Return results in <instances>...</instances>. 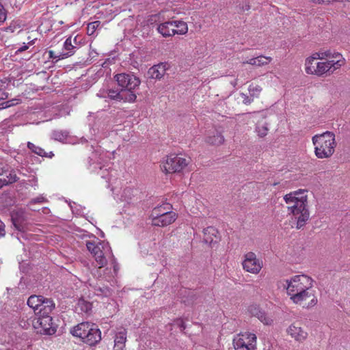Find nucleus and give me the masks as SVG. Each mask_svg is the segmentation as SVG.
Returning <instances> with one entry per match:
<instances>
[{
	"label": "nucleus",
	"instance_id": "1",
	"mask_svg": "<svg viewBox=\"0 0 350 350\" xmlns=\"http://www.w3.org/2000/svg\"><path fill=\"white\" fill-rule=\"evenodd\" d=\"M306 191L299 189L284 196L288 213L292 214V219L295 223V228L301 229L310 219L308 196Z\"/></svg>",
	"mask_w": 350,
	"mask_h": 350
},
{
	"label": "nucleus",
	"instance_id": "2",
	"mask_svg": "<svg viewBox=\"0 0 350 350\" xmlns=\"http://www.w3.org/2000/svg\"><path fill=\"white\" fill-rule=\"evenodd\" d=\"M314 146L315 156L319 159H327L331 157L336 146L335 135L331 131H325L321 134H317L312 138Z\"/></svg>",
	"mask_w": 350,
	"mask_h": 350
},
{
	"label": "nucleus",
	"instance_id": "3",
	"mask_svg": "<svg viewBox=\"0 0 350 350\" xmlns=\"http://www.w3.org/2000/svg\"><path fill=\"white\" fill-rule=\"evenodd\" d=\"M86 247L88 251L93 255L99 268L107 265V258L111 259V265L113 268V272L117 274L118 264L112 254L111 249L108 243L87 241Z\"/></svg>",
	"mask_w": 350,
	"mask_h": 350
},
{
	"label": "nucleus",
	"instance_id": "4",
	"mask_svg": "<svg viewBox=\"0 0 350 350\" xmlns=\"http://www.w3.org/2000/svg\"><path fill=\"white\" fill-rule=\"evenodd\" d=\"M70 332L74 336L80 338L83 342L90 346L95 345L101 340L100 329L94 324L88 322L78 324Z\"/></svg>",
	"mask_w": 350,
	"mask_h": 350
},
{
	"label": "nucleus",
	"instance_id": "5",
	"mask_svg": "<svg viewBox=\"0 0 350 350\" xmlns=\"http://www.w3.org/2000/svg\"><path fill=\"white\" fill-rule=\"evenodd\" d=\"M314 281L312 278L306 275H296L289 279L280 280L278 287L286 290L288 296L295 293L306 286L314 284Z\"/></svg>",
	"mask_w": 350,
	"mask_h": 350
},
{
	"label": "nucleus",
	"instance_id": "6",
	"mask_svg": "<svg viewBox=\"0 0 350 350\" xmlns=\"http://www.w3.org/2000/svg\"><path fill=\"white\" fill-rule=\"evenodd\" d=\"M190 159L178 154H170L162 163V170L166 174L181 172L189 163Z\"/></svg>",
	"mask_w": 350,
	"mask_h": 350
},
{
	"label": "nucleus",
	"instance_id": "7",
	"mask_svg": "<svg viewBox=\"0 0 350 350\" xmlns=\"http://www.w3.org/2000/svg\"><path fill=\"white\" fill-rule=\"evenodd\" d=\"M314 284L301 288L295 293L291 295L289 299L291 301L297 305H301L304 301L310 299L307 308L314 306L317 304V298L315 295V291L314 290Z\"/></svg>",
	"mask_w": 350,
	"mask_h": 350
},
{
	"label": "nucleus",
	"instance_id": "8",
	"mask_svg": "<svg viewBox=\"0 0 350 350\" xmlns=\"http://www.w3.org/2000/svg\"><path fill=\"white\" fill-rule=\"evenodd\" d=\"M34 329L40 334L53 335L57 331V325L50 315H40L32 320Z\"/></svg>",
	"mask_w": 350,
	"mask_h": 350
},
{
	"label": "nucleus",
	"instance_id": "9",
	"mask_svg": "<svg viewBox=\"0 0 350 350\" xmlns=\"http://www.w3.org/2000/svg\"><path fill=\"white\" fill-rule=\"evenodd\" d=\"M172 206H167L163 213H159V214L158 209H153L150 215L152 224L155 226L165 227L174 223L177 218V214L172 211Z\"/></svg>",
	"mask_w": 350,
	"mask_h": 350
},
{
	"label": "nucleus",
	"instance_id": "10",
	"mask_svg": "<svg viewBox=\"0 0 350 350\" xmlns=\"http://www.w3.org/2000/svg\"><path fill=\"white\" fill-rule=\"evenodd\" d=\"M256 336L250 332L237 334L233 338L235 350H255L256 349Z\"/></svg>",
	"mask_w": 350,
	"mask_h": 350
},
{
	"label": "nucleus",
	"instance_id": "11",
	"mask_svg": "<svg viewBox=\"0 0 350 350\" xmlns=\"http://www.w3.org/2000/svg\"><path fill=\"white\" fill-rule=\"evenodd\" d=\"M107 152H105L104 150L98 148L95 150L90 157V161H94V163H96L98 165V167L99 171L98 174L101 176V178L106 179L108 183V187L112 184V176L113 174L115 173L113 170L109 171V168L103 169L104 166H101L100 164L103 161H104V158L106 157V154Z\"/></svg>",
	"mask_w": 350,
	"mask_h": 350
},
{
	"label": "nucleus",
	"instance_id": "12",
	"mask_svg": "<svg viewBox=\"0 0 350 350\" xmlns=\"http://www.w3.org/2000/svg\"><path fill=\"white\" fill-rule=\"evenodd\" d=\"M242 266L245 271L252 274H258L263 267V262L262 260L257 258L254 252H249L243 256Z\"/></svg>",
	"mask_w": 350,
	"mask_h": 350
},
{
	"label": "nucleus",
	"instance_id": "13",
	"mask_svg": "<svg viewBox=\"0 0 350 350\" xmlns=\"http://www.w3.org/2000/svg\"><path fill=\"white\" fill-rule=\"evenodd\" d=\"M318 56L321 60L325 59L329 63L333 72L343 66L346 62L342 54L331 50L321 51L320 55Z\"/></svg>",
	"mask_w": 350,
	"mask_h": 350
},
{
	"label": "nucleus",
	"instance_id": "14",
	"mask_svg": "<svg viewBox=\"0 0 350 350\" xmlns=\"http://www.w3.org/2000/svg\"><path fill=\"white\" fill-rule=\"evenodd\" d=\"M11 219L14 226L18 231L17 239L23 243L21 239H27V234H25V230L27 229L26 214L21 210L16 211L12 213Z\"/></svg>",
	"mask_w": 350,
	"mask_h": 350
},
{
	"label": "nucleus",
	"instance_id": "15",
	"mask_svg": "<svg viewBox=\"0 0 350 350\" xmlns=\"http://www.w3.org/2000/svg\"><path fill=\"white\" fill-rule=\"evenodd\" d=\"M115 78L122 90H135L140 83L138 78L130 74H118L115 76Z\"/></svg>",
	"mask_w": 350,
	"mask_h": 350
},
{
	"label": "nucleus",
	"instance_id": "16",
	"mask_svg": "<svg viewBox=\"0 0 350 350\" xmlns=\"http://www.w3.org/2000/svg\"><path fill=\"white\" fill-rule=\"evenodd\" d=\"M18 180L14 170H10L7 164L0 163V188Z\"/></svg>",
	"mask_w": 350,
	"mask_h": 350
},
{
	"label": "nucleus",
	"instance_id": "17",
	"mask_svg": "<svg viewBox=\"0 0 350 350\" xmlns=\"http://www.w3.org/2000/svg\"><path fill=\"white\" fill-rule=\"evenodd\" d=\"M248 310L252 316L256 317L263 324L271 325L273 323V319L256 305L250 306Z\"/></svg>",
	"mask_w": 350,
	"mask_h": 350
},
{
	"label": "nucleus",
	"instance_id": "18",
	"mask_svg": "<svg viewBox=\"0 0 350 350\" xmlns=\"http://www.w3.org/2000/svg\"><path fill=\"white\" fill-rule=\"evenodd\" d=\"M287 333L298 342H303L308 337V333L302 327L297 326L295 324H292L288 327Z\"/></svg>",
	"mask_w": 350,
	"mask_h": 350
},
{
	"label": "nucleus",
	"instance_id": "19",
	"mask_svg": "<svg viewBox=\"0 0 350 350\" xmlns=\"http://www.w3.org/2000/svg\"><path fill=\"white\" fill-rule=\"evenodd\" d=\"M173 25H174L172 23V20L162 22L158 24L157 31L163 38L173 37L175 36V33H176V31H174L172 29Z\"/></svg>",
	"mask_w": 350,
	"mask_h": 350
},
{
	"label": "nucleus",
	"instance_id": "20",
	"mask_svg": "<svg viewBox=\"0 0 350 350\" xmlns=\"http://www.w3.org/2000/svg\"><path fill=\"white\" fill-rule=\"evenodd\" d=\"M316 64V70H312L311 68H308L309 72L314 73L315 75L319 77H322L324 75H330L333 73L331 67L329 66V63L326 61L325 62H319Z\"/></svg>",
	"mask_w": 350,
	"mask_h": 350
},
{
	"label": "nucleus",
	"instance_id": "21",
	"mask_svg": "<svg viewBox=\"0 0 350 350\" xmlns=\"http://www.w3.org/2000/svg\"><path fill=\"white\" fill-rule=\"evenodd\" d=\"M55 308V304L51 299L44 298L43 297V300H42V303L39 308H38L35 314L37 317L40 315H50V313Z\"/></svg>",
	"mask_w": 350,
	"mask_h": 350
},
{
	"label": "nucleus",
	"instance_id": "22",
	"mask_svg": "<svg viewBox=\"0 0 350 350\" xmlns=\"http://www.w3.org/2000/svg\"><path fill=\"white\" fill-rule=\"evenodd\" d=\"M272 61V58L269 56L260 55L256 57L251 58L243 62V64H250L252 66L260 67L269 64Z\"/></svg>",
	"mask_w": 350,
	"mask_h": 350
},
{
	"label": "nucleus",
	"instance_id": "23",
	"mask_svg": "<svg viewBox=\"0 0 350 350\" xmlns=\"http://www.w3.org/2000/svg\"><path fill=\"white\" fill-rule=\"evenodd\" d=\"M126 342V331L122 329L118 332L114 338V345L113 350H124Z\"/></svg>",
	"mask_w": 350,
	"mask_h": 350
},
{
	"label": "nucleus",
	"instance_id": "24",
	"mask_svg": "<svg viewBox=\"0 0 350 350\" xmlns=\"http://www.w3.org/2000/svg\"><path fill=\"white\" fill-rule=\"evenodd\" d=\"M166 71V64L161 63L154 65L148 70V75L152 79H159L162 78Z\"/></svg>",
	"mask_w": 350,
	"mask_h": 350
},
{
	"label": "nucleus",
	"instance_id": "25",
	"mask_svg": "<svg viewBox=\"0 0 350 350\" xmlns=\"http://www.w3.org/2000/svg\"><path fill=\"white\" fill-rule=\"evenodd\" d=\"M173 27L172 29L175 33V35L184 36L188 32V25L186 22L182 20H172Z\"/></svg>",
	"mask_w": 350,
	"mask_h": 350
},
{
	"label": "nucleus",
	"instance_id": "26",
	"mask_svg": "<svg viewBox=\"0 0 350 350\" xmlns=\"http://www.w3.org/2000/svg\"><path fill=\"white\" fill-rule=\"evenodd\" d=\"M76 46H75L72 43V38H68L63 45V49L62 53H63V57L67 58L68 57L72 56L75 53Z\"/></svg>",
	"mask_w": 350,
	"mask_h": 350
},
{
	"label": "nucleus",
	"instance_id": "27",
	"mask_svg": "<svg viewBox=\"0 0 350 350\" xmlns=\"http://www.w3.org/2000/svg\"><path fill=\"white\" fill-rule=\"evenodd\" d=\"M318 55H320V51L314 53L312 56L308 57L306 59L305 62V70L307 74L309 75H314V73L309 72L308 68H311L312 70H316V64L317 62H315L317 59H321V57H319Z\"/></svg>",
	"mask_w": 350,
	"mask_h": 350
},
{
	"label": "nucleus",
	"instance_id": "28",
	"mask_svg": "<svg viewBox=\"0 0 350 350\" xmlns=\"http://www.w3.org/2000/svg\"><path fill=\"white\" fill-rule=\"evenodd\" d=\"M217 230L216 228L212 226L207 227L204 229V241L206 243H212L214 241V239L217 237Z\"/></svg>",
	"mask_w": 350,
	"mask_h": 350
},
{
	"label": "nucleus",
	"instance_id": "29",
	"mask_svg": "<svg viewBox=\"0 0 350 350\" xmlns=\"http://www.w3.org/2000/svg\"><path fill=\"white\" fill-rule=\"evenodd\" d=\"M42 300H43L42 296L31 295L27 300V305L33 310L34 312H36L42 303Z\"/></svg>",
	"mask_w": 350,
	"mask_h": 350
},
{
	"label": "nucleus",
	"instance_id": "30",
	"mask_svg": "<svg viewBox=\"0 0 350 350\" xmlns=\"http://www.w3.org/2000/svg\"><path fill=\"white\" fill-rule=\"evenodd\" d=\"M133 90H121V96L120 100H124V102L133 103L136 100V94L133 92Z\"/></svg>",
	"mask_w": 350,
	"mask_h": 350
},
{
	"label": "nucleus",
	"instance_id": "31",
	"mask_svg": "<svg viewBox=\"0 0 350 350\" xmlns=\"http://www.w3.org/2000/svg\"><path fill=\"white\" fill-rule=\"evenodd\" d=\"M137 191L135 190V192ZM135 191L131 187H126L124 189L120 196V200L122 202H126L128 204L131 203L133 198L135 197Z\"/></svg>",
	"mask_w": 350,
	"mask_h": 350
},
{
	"label": "nucleus",
	"instance_id": "32",
	"mask_svg": "<svg viewBox=\"0 0 350 350\" xmlns=\"http://www.w3.org/2000/svg\"><path fill=\"white\" fill-rule=\"evenodd\" d=\"M255 131L258 137H264L269 131L268 124L266 122H258L256 124Z\"/></svg>",
	"mask_w": 350,
	"mask_h": 350
},
{
	"label": "nucleus",
	"instance_id": "33",
	"mask_svg": "<svg viewBox=\"0 0 350 350\" xmlns=\"http://www.w3.org/2000/svg\"><path fill=\"white\" fill-rule=\"evenodd\" d=\"M68 132L66 131L57 130L52 133V138L60 142H67Z\"/></svg>",
	"mask_w": 350,
	"mask_h": 350
},
{
	"label": "nucleus",
	"instance_id": "34",
	"mask_svg": "<svg viewBox=\"0 0 350 350\" xmlns=\"http://www.w3.org/2000/svg\"><path fill=\"white\" fill-rule=\"evenodd\" d=\"M206 142L210 144L218 146L224 143V137L221 133L217 132L213 135L208 136L206 139Z\"/></svg>",
	"mask_w": 350,
	"mask_h": 350
},
{
	"label": "nucleus",
	"instance_id": "35",
	"mask_svg": "<svg viewBox=\"0 0 350 350\" xmlns=\"http://www.w3.org/2000/svg\"><path fill=\"white\" fill-rule=\"evenodd\" d=\"M248 90H249L250 96H252V98H254V97L257 98L259 96V95L262 91V88H261V86H260L258 85L251 84L248 87Z\"/></svg>",
	"mask_w": 350,
	"mask_h": 350
},
{
	"label": "nucleus",
	"instance_id": "36",
	"mask_svg": "<svg viewBox=\"0 0 350 350\" xmlns=\"http://www.w3.org/2000/svg\"><path fill=\"white\" fill-rule=\"evenodd\" d=\"M27 147L33 153H35V154H38L39 156L44 157V156L46 155V152L44 150V149H42V148H40L39 146H36L35 144H33L31 142H28L27 143Z\"/></svg>",
	"mask_w": 350,
	"mask_h": 350
},
{
	"label": "nucleus",
	"instance_id": "37",
	"mask_svg": "<svg viewBox=\"0 0 350 350\" xmlns=\"http://www.w3.org/2000/svg\"><path fill=\"white\" fill-rule=\"evenodd\" d=\"M78 306L80 308L81 311L85 313H88L92 310V304L84 299L79 300Z\"/></svg>",
	"mask_w": 350,
	"mask_h": 350
},
{
	"label": "nucleus",
	"instance_id": "38",
	"mask_svg": "<svg viewBox=\"0 0 350 350\" xmlns=\"http://www.w3.org/2000/svg\"><path fill=\"white\" fill-rule=\"evenodd\" d=\"M100 21H96L90 23L87 27V33L89 36L94 35V33H95V31L98 29V27L100 26Z\"/></svg>",
	"mask_w": 350,
	"mask_h": 350
},
{
	"label": "nucleus",
	"instance_id": "39",
	"mask_svg": "<svg viewBox=\"0 0 350 350\" xmlns=\"http://www.w3.org/2000/svg\"><path fill=\"white\" fill-rule=\"evenodd\" d=\"M8 83L3 81H0V100H3L8 98V93L6 92Z\"/></svg>",
	"mask_w": 350,
	"mask_h": 350
},
{
	"label": "nucleus",
	"instance_id": "40",
	"mask_svg": "<svg viewBox=\"0 0 350 350\" xmlns=\"http://www.w3.org/2000/svg\"><path fill=\"white\" fill-rule=\"evenodd\" d=\"M121 91L118 92L116 90L109 89L107 98L111 100H120Z\"/></svg>",
	"mask_w": 350,
	"mask_h": 350
},
{
	"label": "nucleus",
	"instance_id": "41",
	"mask_svg": "<svg viewBox=\"0 0 350 350\" xmlns=\"http://www.w3.org/2000/svg\"><path fill=\"white\" fill-rule=\"evenodd\" d=\"M49 58L55 59L56 61L65 59V57H63V53H62V52L56 53L53 51L51 50L49 51Z\"/></svg>",
	"mask_w": 350,
	"mask_h": 350
},
{
	"label": "nucleus",
	"instance_id": "42",
	"mask_svg": "<svg viewBox=\"0 0 350 350\" xmlns=\"http://www.w3.org/2000/svg\"><path fill=\"white\" fill-rule=\"evenodd\" d=\"M16 100H10L7 101H4L1 103H0V109H6L11 106H13L16 105Z\"/></svg>",
	"mask_w": 350,
	"mask_h": 350
},
{
	"label": "nucleus",
	"instance_id": "43",
	"mask_svg": "<svg viewBox=\"0 0 350 350\" xmlns=\"http://www.w3.org/2000/svg\"><path fill=\"white\" fill-rule=\"evenodd\" d=\"M241 97L242 98V101L245 105H249L253 101V98L252 96H249L244 93L240 94Z\"/></svg>",
	"mask_w": 350,
	"mask_h": 350
},
{
	"label": "nucleus",
	"instance_id": "44",
	"mask_svg": "<svg viewBox=\"0 0 350 350\" xmlns=\"http://www.w3.org/2000/svg\"><path fill=\"white\" fill-rule=\"evenodd\" d=\"M46 201H47V200L44 196H40L37 198L31 199V201L29 202V204H36V203L45 202Z\"/></svg>",
	"mask_w": 350,
	"mask_h": 350
},
{
	"label": "nucleus",
	"instance_id": "45",
	"mask_svg": "<svg viewBox=\"0 0 350 350\" xmlns=\"http://www.w3.org/2000/svg\"><path fill=\"white\" fill-rule=\"evenodd\" d=\"M6 20V12L2 4L0 3V23Z\"/></svg>",
	"mask_w": 350,
	"mask_h": 350
},
{
	"label": "nucleus",
	"instance_id": "46",
	"mask_svg": "<svg viewBox=\"0 0 350 350\" xmlns=\"http://www.w3.org/2000/svg\"><path fill=\"white\" fill-rule=\"evenodd\" d=\"M174 325H177L181 331H183L186 327L185 323L182 319H177L174 321Z\"/></svg>",
	"mask_w": 350,
	"mask_h": 350
},
{
	"label": "nucleus",
	"instance_id": "47",
	"mask_svg": "<svg viewBox=\"0 0 350 350\" xmlns=\"http://www.w3.org/2000/svg\"><path fill=\"white\" fill-rule=\"evenodd\" d=\"M167 206L172 205L170 203H163V204L154 207L153 209H158L157 213L159 214V213H163L165 211L164 209L167 208Z\"/></svg>",
	"mask_w": 350,
	"mask_h": 350
},
{
	"label": "nucleus",
	"instance_id": "48",
	"mask_svg": "<svg viewBox=\"0 0 350 350\" xmlns=\"http://www.w3.org/2000/svg\"><path fill=\"white\" fill-rule=\"evenodd\" d=\"M29 47V43L28 44H25V43H23V45L20 46L16 51V54H18L19 53H22L26 50H27Z\"/></svg>",
	"mask_w": 350,
	"mask_h": 350
},
{
	"label": "nucleus",
	"instance_id": "49",
	"mask_svg": "<svg viewBox=\"0 0 350 350\" xmlns=\"http://www.w3.org/2000/svg\"><path fill=\"white\" fill-rule=\"evenodd\" d=\"M109 89H101L99 90V92L97 93V96L100 98H107V93H108Z\"/></svg>",
	"mask_w": 350,
	"mask_h": 350
},
{
	"label": "nucleus",
	"instance_id": "50",
	"mask_svg": "<svg viewBox=\"0 0 350 350\" xmlns=\"http://www.w3.org/2000/svg\"><path fill=\"white\" fill-rule=\"evenodd\" d=\"M6 323V318L4 312H0V327H3Z\"/></svg>",
	"mask_w": 350,
	"mask_h": 350
},
{
	"label": "nucleus",
	"instance_id": "51",
	"mask_svg": "<svg viewBox=\"0 0 350 350\" xmlns=\"http://www.w3.org/2000/svg\"><path fill=\"white\" fill-rule=\"evenodd\" d=\"M96 55H97V53H96V51L95 50L92 49V50L90 51V56L92 58L95 57Z\"/></svg>",
	"mask_w": 350,
	"mask_h": 350
},
{
	"label": "nucleus",
	"instance_id": "52",
	"mask_svg": "<svg viewBox=\"0 0 350 350\" xmlns=\"http://www.w3.org/2000/svg\"><path fill=\"white\" fill-rule=\"evenodd\" d=\"M70 208H71V210H72V213H75V210H74V208H73L72 205H71V204H70ZM76 214H78V215H79V213L78 212H76Z\"/></svg>",
	"mask_w": 350,
	"mask_h": 350
},
{
	"label": "nucleus",
	"instance_id": "53",
	"mask_svg": "<svg viewBox=\"0 0 350 350\" xmlns=\"http://www.w3.org/2000/svg\"><path fill=\"white\" fill-rule=\"evenodd\" d=\"M245 10H250V5H246L245 8H243Z\"/></svg>",
	"mask_w": 350,
	"mask_h": 350
},
{
	"label": "nucleus",
	"instance_id": "54",
	"mask_svg": "<svg viewBox=\"0 0 350 350\" xmlns=\"http://www.w3.org/2000/svg\"><path fill=\"white\" fill-rule=\"evenodd\" d=\"M251 114H252L251 113H247V114H245V115H246V116H250V115H251Z\"/></svg>",
	"mask_w": 350,
	"mask_h": 350
},
{
	"label": "nucleus",
	"instance_id": "55",
	"mask_svg": "<svg viewBox=\"0 0 350 350\" xmlns=\"http://www.w3.org/2000/svg\"><path fill=\"white\" fill-rule=\"evenodd\" d=\"M44 210L48 211L49 209L47 208H44Z\"/></svg>",
	"mask_w": 350,
	"mask_h": 350
}]
</instances>
